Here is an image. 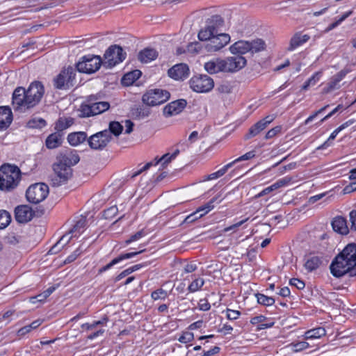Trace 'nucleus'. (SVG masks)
Here are the masks:
<instances>
[{"label": "nucleus", "instance_id": "obj_30", "mask_svg": "<svg viewBox=\"0 0 356 356\" xmlns=\"http://www.w3.org/2000/svg\"><path fill=\"white\" fill-rule=\"evenodd\" d=\"M87 139V134L83 131L71 133L67 136V141L72 146H77Z\"/></svg>", "mask_w": 356, "mask_h": 356}, {"label": "nucleus", "instance_id": "obj_26", "mask_svg": "<svg viewBox=\"0 0 356 356\" xmlns=\"http://www.w3.org/2000/svg\"><path fill=\"white\" fill-rule=\"evenodd\" d=\"M332 226L334 232L342 235H346L349 233L347 220L344 217H335L332 221Z\"/></svg>", "mask_w": 356, "mask_h": 356}, {"label": "nucleus", "instance_id": "obj_51", "mask_svg": "<svg viewBox=\"0 0 356 356\" xmlns=\"http://www.w3.org/2000/svg\"><path fill=\"white\" fill-rule=\"evenodd\" d=\"M203 216H204V214H199V213L197 211H195L193 213H191L190 215L187 216L185 218L183 222L184 223H192Z\"/></svg>", "mask_w": 356, "mask_h": 356}, {"label": "nucleus", "instance_id": "obj_45", "mask_svg": "<svg viewBox=\"0 0 356 356\" xmlns=\"http://www.w3.org/2000/svg\"><path fill=\"white\" fill-rule=\"evenodd\" d=\"M204 284L202 278H197L194 280L188 287L189 292L193 293L200 289Z\"/></svg>", "mask_w": 356, "mask_h": 356}, {"label": "nucleus", "instance_id": "obj_43", "mask_svg": "<svg viewBox=\"0 0 356 356\" xmlns=\"http://www.w3.org/2000/svg\"><path fill=\"white\" fill-rule=\"evenodd\" d=\"M11 221V217L10 213L5 211H0V229L6 227Z\"/></svg>", "mask_w": 356, "mask_h": 356}, {"label": "nucleus", "instance_id": "obj_29", "mask_svg": "<svg viewBox=\"0 0 356 356\" xmlns=\"http://www.w3.org/2000/svg\"><path fill=\"white\" fill-rule=\"evenodd\" d=\"M158 52L152 48H145L138 54V58L142 63H149L158 57Z\"/></svg>", "mask_w": 356, "mask_h": 356}, {"label": "nucleus", "instance_id": "obj_24", "mask_svg": "<svg viewBox=\"0 0 356 356\" xmlns=\"http://www.w3.org/2000/svg\"><path fill=\"white\" fill-rule=\"evenodd\" d=\"M150 112V108L146 104L135 105L131 108L130 114L133 119L140 120L148 117Z\"/></svg>", "mask_w": 356, "mask_h": 356}, {"label": "nucleus", "instance_id": "obj_5", "mask_svg": "<svg viewBox=\"0 0 356 356\" xmlns=\"http://www.w3.org/2000/svg\"><path fill=\"white\" fill-rule=\"evenodd\" d=\"M76 70L74 67L69 66L64 68L54 78L53 84L55 88L58 90H68L74 86Z\"/></svg>", "mask_w": 356, "mask_h": 356}, {"label": "nucleus", "instance_id": "obj_9", "mask_svg": "<svg viewBox=\"0 0 356 356\" xmlns=\"http://www.w3.org/2000/svg\"><path fill=\"white\" fill-rule=\"evenodd\" d=\"M49 194V186L44 183H37L30 186L26 192L27 200L32 204L42 202Z\"/></svg>", "mask_w": 356, "mask_h": 356}, {"label": "nucleus", "instance_id": "obj_54", "mask_svg": "<svg viewBox=\"0 0 356 356\" xmlns=\"http://www.w3.org/2000/svg\"><path fill=\"white\" fill-rule=\"evenodd\" d=\"M193 337H194L193 333L190 332H184L183 334L179 337L178 340L181 343H186L191 341L193 339Z\"/></svg>", "mask_w": 356, "mask_h": 356}, {"label": "nucleus", "instance_id": "obj_50", "mask_svg": "<svg viewBox=\"0 0 356 356\" xmlns=\"http://www.w3.org/2000/svg\"><path fill=\"white\" fill-rule=\"evenodd\" d=\"M292 346L293 351L298 352L307 349L309 345L306 341H299L297 343H291L290 344Z\"/></svg>", "mask_w": 356, "mask_h": 356}, {"label": "nucleus", "instance_id": "obj_60", "mask_svg": "<svg viewBox=\"0 0 356 356\" xmlns=\"http://www.w3.org/2000/svg\"><path fill=\"white\" fill-rule=\"evenodd\" d=\"M281 131V127L277 126L270 129L265 136L266 139H270L276 136V134Z\"/></svg>", "mask_w": 356, "mask_h": 356}, {"label": "nucleus", "instance_id": "obj_63", "mask_svg": "<svg viewBox=\"0 0 356 356\" xmlns=\"http://www.w3.org/2000/svg\"><path fill=\"white\" fill-rule=\"evenodd\" d=\"M266 319V318L264 316L259 315L252 318L250 320V323L253 325H259L260 323H263Z\"/></svg>", "mask_w": 356, "mask_h": 356}, {"label": "nucleus", "instance_id": "obj_23", "mask_svg": "<svg viewBox=\"0 0 356 356\" xmlns=\"http://www.w3.org/2000/svg\"><path fill=\"white\" fill-rule=\"evenodd\" d=\"M13 121V113L9 106H0V130L7 129Z\"/></svg>", "mask_w": 356, "mask_h": 356}, {"label": "nucleus", "instance_id": "obj_59", "mask_svg": "<svg viewBox=\"0 0 356 356\" xmlns=\"http://www.w3.org/2000/svg\"><path fill=\"white\" fill-rule=\"evenodd\" d=\"M329 107V105H326L319 110L316 111L313 115H310L307 119L305 121V124H309L312 122L318 115L323 113L327 108Z\"/></svg>", "mask_w": 356, "mask_h": 356}, {"label": "nucleus", "instance_id": "obj_46", "mask_svg": "<svg viewBox=\"0 0 356 356\" xmlns=\"http://www.w3.org/2000/svg\"><path fill=\"white\" fill-rule=\"evenodd\" d=\"M47 125L46 121L42 118L32 119L28 122V127L33 129H42Z\"/></svg>", "mask_w": 356, "mask_h": 356}, {"label": "nucleus", "instance_id": "obj_17", "mask_svg": "<svg viewBox=\"0 0 356 356\" xmlns=\"http://www.w3.org/2000/svg\"><path fill=\"white\" fill-rule=\"evenodd\" d=\"M34 214V211L28 205H19L15 209V218L19 223L31 221Z\"/></svg>", "mask_w": 356, "mask_h": 356}, {"label": "nucleus", "instance_id": "obj_19", "mask_svg": "<svg viewBox=\"0 0 356 356\" xmlns=\"http://www.w3.org/2000/svg\"><path fill=\"white\" fill-rule=\"evenodd\" d=\"M187 105L186 99H180L173 101L166 105L163 108V114L168 117L180 113Z\"/></svg>", "mask_w": 356, "mask_h": 356}, {"label": "nucleus", "instance_id": "obj_58", "mask_svg": "<svg viewBox=\"0 0 356 356\" xmlns=\"http://www.w3.org/2000/svg\"><path fill=\"white\" fill-rule=\"evenodd\" d=\"M349 218L351 223L350 230L356 232V209H353L349 213Z\"/></svg>", "mask_w": 356, "mask_h": 356}, {"label": "nucleus", "instance_id": "obj_33", "mask_svg": "<svg viewBox=\"0 0 356 356\" xmlns=\"http://www.w3.org/2000/svg\"><path fill=\"white\" fill-rule=\"evenodd\" d=\"M249 44L250 52L252 54L264 51L266 47L264 40L260 38H257L255 40L249 41Z\"/></svg>", "mask_w": 356, "mask_h": 356}, {"label": "nucleus", "instance_id": "obj_8", "mask_svg": "<svg viewBox=\"0 0 356 356\" xmlns=\"http://www.w3.org/2000/svg\"><path fill=\"white\" fill-rule=\"evenodd\" d=\"M344 260H337V256L332 260L330 269L332 275L337 278L341 277L345 275H348L349 277H356V266H351Z\"/></svg>", "mask_w": 356, "mask_h": 356}, {"label": "nucleus", "instance_id": "obj_10", "mask_svg": "<svg viewBox=\"0 0 356 356\" xmlns=\"http://www.w3.org/2000/svg\"><path fill=\"white\" fill-rule=\"evenodd\" d=\"M190 88L196 92H209L214 87L213 79L207 74L193 76L189 81Z\"/></svg>", "mask_w": 356, "mask_h": 356}, {"label": "nucleus", "instance_id": "obj_32", "mask_svg": "<svg viewBox=\"0 0 356 356\" xmlns=\"http://www.w3.org/2000/svg\"><path fill=\"white\" fill-rule=\"evenodd\" d=\"M74 119L72 118H60L56 122L55 130L57 132L62 133L63 131L67 129L74 124Z\"/></svg>", "mask_w": 356, "mask_h": 356}, {"label": "nucleus", "instance_id": "obj_55", "mask_svg": "<svg viewBox=\"0 0 356 356\" xmlns=\"http://www.w3.org/2000/svg\"><path fill=\"white\" fill-rule=\"evenodd\" d=\"M240 315H241V312L239 311L233 310L231 309H226V316L229 320H231V321L236 320L237 318H238Z\"/></svg>", "mask_w": 356, "mask_h": 356}, {"label": "nucleus", "instance_id": "obj_36", "mask_svg": "<svg viewBox=\"0 0 356 356\" xmlns=\"http://www.w3.org/2000/svg\"><path fill=\"white\" fill-rule=\"evenodd\" d=\"M266 127L258 121L257 123L253 124L248 130V132L245 135L244 138L245 140H248L251 138H253L257 136L261 131L264 130Z\"/></svg>", "mask_w": 356, "mask_h": 356}, {"label": "nucleus", "instance_id": "obj_57", "mask_svg": "<svg viewBox=\"0 0 356 356\" xmlns=\"http://www.w3.org/2000/svg\"><path fill=\"white\" fill-rule=\"evenodd\" d=\"M254 156H255L254 151H250V152L245 153V154L242 155L241 156L238 157V159H235L232 163H233V165H234V163H236L237 162L252 159L253 157H254Z\"/></svg>", "mask_w": 356, "mask_h": 356}, {"label": "nucleus", "instance_id": "obj_21", "mask_svg": "<svg viewBox=\"0 0 356 356\" xmlns=\"http://www.w3.org/2000/svg\"><path fill=\"white\" fill-rule=\"evenodd\" d=\"M205 70L210 74L225 72L224 60L215 58L204 63Z\"/></svg>", "mask_w": 356, "mask_h": 356}, {"label": "nucleus", "instance_id": "obj_44", "mask_svg": "<svg viewBox=\"0 0 356 356\" xmlns=\"http://www.w3.org/2000/svg\"><path fill=\"white\" fill-rule=\"evenodd\" d=\"M86 222V218L81 217L79 220L76 221L72 229L70 230V233L74 234L78 232L79 234H81L85 228Z\"/></svg>", "mask_w": 356, "mask_h": 356}, {"label": "nucleus", "instance_id": "obj_15", "mask_svg": "<svg viewBox=\"0 0 356 356\" xmlns=\"http://www.w3.org/2000/svg\"><path fill=\"white\" fill-rule=\"evenodd\" d=\"M207 41L209 42L206 45L207 50L209 52H215L221 49L229 42L230 36L227 33L214 34Z\"/></svg>", "mask_w": 356, "mask_h": 356}, {"label": "nucleus", "instance_id": "obj_47", "mask_svg": "<svg viewBox=\"0 0 356 356\" xmlns=\"http://www.w3.org/2000/svg\"><path fill=\"white\" fill-rule=\"evenodd\" d=\"M168 294L166 291L160 288L152 292L151 298L154 300H165L168 297Z\"/></svg>", "mask_w": 356, "mask_h": 356}, {"label": "nucleus", "instance_id": "obj_41", "mask_svg": "<svg viewBox=\"0 0 356 356\" xmlns=\"http://www.w3.org/2000/svg\"><path fill=\"white\" fill-rule=\"evenodd\" d=\"M232 166H233V163H229L228 164L223 166L219 170L209 175L207 177V179L211 180V179H218V178L222 177L227 172L228 169H229Z\"/></svg>", "mask_w": 356, "mask_h": 356}, {"label": "nucleus", "instance_id": "obj_64", "mask_svg": "<svg viewBox=\"0 0 356 356\" xmlns=\"http://www.w3.org/2000/svg\"><path fill=\"white\" fill-rule=\"evenodd\" d=\"M220 348L218 346H214L213 348H212L211 349H210L209 350L203 351V353H202V356H211V355H213L215 354L218 353L220 352Z\"/></svg>", "mask_w": 356, "mask_h": 356}, {"label": "nucleus", "instance_id": "obj_31", "mask_svg": "<svg viewBox=\"0 0 356 356\" xmlns=\"http://www.w3.org/2000/svg\"><path fill=\"white\" fill-rule=\"evenodd\" d=\"M220 195H218L213 197L209 202H208L204 205L196 209V211L199 213V214H204L205 216L210 211H211L214 208V203L218 202V203L222 201V198H220Z\"/></svg>", "mask_w": 356, "mask_h": 356}, {"label": "nucleus", "instance_id": "obj_25", "mask_svg": "<svg viewBox=\"0 0 356 356\" xmlns=\"http://www.w3.org/2000/svg\"><path fill=\"white\" fill-rule=\"evenodd\" d=\"M310 39V36L307 34H302V32L296 33L290 40L289 46L287 50L293 51L297 47L302 45Z\"/></svg>", "mask_w": 356, "mask_h": 356}, {"label": "nucleus", "instance_id": "obj_28", "mask_svg": "<svg viewBox=\"0 0 356 356\" xmlns=\"http://www.w3.org/2000/svg\"><path fill=\"white\" fill-rule=\"evenodd\" d=\"M229 50L232 54L241 55L250 52L249 41L239 40L236 42L229 47Z\"/></svg>", "mask_w": 356, "mask_h": 356}, {"label": "nucleus", "instance_id": "obj_20", "mask_svg": "<svg viewBox=\"0 0 356 356\" xmlns=\"http://www.w3.org/2000/svg\"><path fill=\"white\" fill-rule=\"evenodd\" d=\"M168 74L170 77L175 80L184 79L188 77L189 68L186 64H177L168 70Z\"/></svg>", "mask_w": 356, "mask_h": 356}, {"label": "nucleus", "instance_id": "obj_1", "mask_svg": "<svg viewBox=\"0 0 356 356\" xmlns=\"http://www.w3.org/2000/svg\"><path fill=\"white\" fill-rule=\"evenodd\" d=\"M44 93V86L38 81L32 82L27 90L20 86L16 88L12 96L14 110L25 111L33 108L41 101Z\"/></svg>", "mask_w": 356, "mask_h": 356}, {"label": "nucleus", "instance_id": "obj_7", "mask_svg": "<svg viewBox=\"0 0 356 356\" xmlns=\"http://www.w3.org/2000/svg\"><path fill=\"white\" fill-rule=\"evenodd\" d=\"M127 54L123 49L117 44L110 46L106 51L104 57V61L103 66L106 68H111L120 63L122 62L126 58Z\"/></svg>", "mask_w": 356, "mask_h": 356}, {"label": "nucleus", "instance_id": "obj_13", "mask_svg": "<svg viewBox=\"0 0 356 356\" xmlns=\"http://www.w3.org/2000/svg\"><path fill=\"white\" fill-rule=\"evenodd\" d=\"M112 136L106 131H99L92 135L88 139V143L90 147L95 150H102L106 147L111 140Z\"/></svg>", "mask_w": 356, "mask_h": 356}, {"label": "nucleus", "instance_id": "obj_27", "mask_svg": "<svg viewBox=\"0 0 356 356\" xmlns=\"http://www.w3.org/2000/svg\"><path fill=\"white\" fill-rule=\"evenodd\" d=\"M63 133L56 132L49 135L45 140L46 147L49 149H55L61 145L63 143Z\"/></svg>", "mask_w": 356, "mask_h": 356}, {"label": "nucleus", "instance_id": "obj_53", "mask_svg": "<svg viewBox=\"0 0 356 356\" xmlns=\"http://www.w3.org/2000/svg\"><path fill=\"white\" fill-rule=\"evenodd\" d=\"M145 234H146L145 232L143 229H141V230L137 232L136 233H135L134 234L131 235L129 239L126 240L125 243L127 245H129V243H131L133 241L139 240L143 236H145Z\"/></svg>", "mask_w": 356, "mask_h": 356}, {"label": "nucleus", "instance_id": "obj_4", "mask_svg": "<svg viewBox=\"0 0 356 356\" xmlns=\"http://www.w3.org/2000/svg\"><path fill=\"white\" fill-rule=\"evenodd\" d=\"M205 26L198 33V38L201 41H207L214 34L219 33V29L224 25V19L219 15H214L208 18Z\"/></svg>", "mask_w": 356, "mask_h": 356}, {"label": "nucleus", "instance_id": "obj_56", "mask_svg": "<svg viewBox=\"0 0 356 356\" xmlns=\"http://www.w3.org/2000/svg\"><path fill=\"white\" fill-rule=\"evenodd\" d=\"M289 284L291 286H295L298 289H303L305 286V282L302 280L298 278H291L289 280Z\"/></svg>", "mask_w": 356, "mask_h": 356}, {"label": "nucleus", "instance_id": "obj_37", "mask_svg": "<svg viewBox=\"0 0 356 356\" xmlns=\"http://www.w3.org/2000/svg\"><path fill=\"white\" fill-rule=\"evenodd\" d=\"M140 71L135 70L124 74L122 79V83L124 86H130L139 78Z\"/></svg>", "mask_w": 356, "mask_h": 356}, {"label": "nucleus", "instance_id": "obj_22", "mask_svg": "<svg viewBox=\"0 0 356 356\" xmlns=\"http://www.w3.org/2000/svg\"><path fill=\"white\" fill-rule=\"evenodd\" d=\"M144 251H145V250H141L138 252H131L121 254L118 257L114 258L110 263H108L106 266L101 268L99 270V273H102L104 271H106L108 269H110L111 267H113L114 265L120 263V261H122L124 259H131V258L135 257L136 255L143 252Z\"/></svg>", "mask_w": 356, "mask_h": 356}, {"label": "nucleus", "instance_id": "obj_39", "mask_svg": "<svg viewBox=\"0 0 356 356\" xmlns=\"http://www.w3.org/2000/svg\"><path fill=\"white\" fill-rule=\"evenodd\" d=\"M255 296L257 297L258 303L264 306H271L275 302L273 297L267 296L262 293H258Z\"/></svg>", "mask_w": 356, "mask_h": 356}, {"label": "nucleus", "instance_id": "obj_42", "mask_svg": "<svg viewBox=\"0 0 356 356\" xmlns=\"http://www.w3.org/2000/svg\"><path fill=\"white\" fill-rule=\"evenodd\" d=\"M41 322L40 320L35 321L32 322L30 325H26L22 328H20L17 334L19 336H24L26 334L29 333L31 330L37 328L39 325H40Z\"/></svg>", "mask_w": 356, "mask_h": 356}, {"label": "nucleus", "instance_id": "obj_11", "mask_svg": "<svg viewBox=\"0 0 356 356\" xmlns=\"http://www.w3.org/2000/svg\"><path fill=\"white\" fill-rule=\"evenodd\" d=\"M101 65H103V61L100 56L88 55L82 57L76 67L79 72L92 74L97 71Z\"/></svg>", "mask_w": 356, "mask_h": 356}, {"label": "nucleus", "instance_id": "obj_61", "mask_svg": "<svg viewBox=\"0 0 356 356\" xmlns=\"http://www.w3.org/2000/svg\"><path fill=\"white\" fill-rule=\"evenodd\" d=\"M198 307L202 311H208L210 309L211 305L207 299H201L198 303Z\"/></svg>", "mask_w": 356, "mask_h": 356}, {"label": "nucleus", "instance_id": "obj_38", "mask_svg": "<svg viewBox=\"0 0 356 356\" xmlns=\"http://www.w3.org/2000/svg\"><path fill=\"white\" fill-rule=\"evenodd\" d=\"M123 127L120 124V122L116 121H113L109 123L108 129H105L109 133V136H111L113 134L115 136H118L122 131Z\"/></svg>", "mask_w": 356, "mask_h": 356}, {"label": "nucleus", "instance_id": "obj_14", "mask_svg": "<svg viewBox=\"0 0 356 356\" xmlns=\"http://www.w3.org/2000/svg\"><path fill=\"white\" fill-rule=\"evenodd\" d=\"M225 72H236L243 68L247 63L246 59L241 55L234 54L223 59Z\"/></svg>", "mask_w": 356, "mask_h": 356}, {"label": "nucleus", "instance_id": "obj_40", "mask_svg": "<svg viewBox=\"0 0 356 356\" xmlns=\"http://www.w3.org/2000/svg\"><path fill=\"white\" fill-rule=\"evenodd\" d=\"M321 74L322 73L321 72L314 73L307 81L305 82L302 89L303 90H307L309 87L314 86L319 81Z\"/></svg>", "mask_w": 356, "mask_h": 356}, {"label": "nucleus", "instance_id": "obj_18", "mask_svg": "<svg viewBox=\"0 0 356 356\" xmlns=\"http://www.w3.org/2000/svg\"><path fill=\"white\" fill-rule=\"evenodd\" d=\"M351 266H356V243L348 244L343 250L337 255V260H344Z\"/></svg>", "mask_w": 356, "mask_h": 356}, {"label": "nucleus", "instance_id": "obj_6", "mask_svg": "<svg viewBox=\"0 0 356 356\" xmlns=\"http://www.w3.org/2000/svg\"><path fill=\"white\" fill-rule=\"evenodd\" d=\"M170 97V92L163 89H149L143 95L142 101L148 106H155L167 102Z\"/></svg>", "mask_w": 356, "mask_h": 356}, {"label": "nucleus", "instance_id": "obj_34", "mask_svg": "<svg viewBox=\"0 0 356 356\" xmlns=\"http://www.w3.org/2000/svg\"><path fill=\"white\" fill-rule=\"evenodd\" d=\"M326 334L324 327H318L307 331L305 333V339H319Z\"/></svg>", "mask_w": 356, "mask_h": 356}, {"label": "nucleus", "instance_id": "obj_48", "mask_svg": "<svg viewBox=\"0 0 356 356\" xmlns=\"http://www.w3.org/2000/svg\"><path fill=\"white\" fill-rule=\"evenodd\" d=\"M232 86L227 82L222 83L217 88L216 91L220 95H227L232 92Z\"/></svg>", "mask_w": 356, "mask_h": 356}, {"label": "nucleus", "instance_id": "obj_12", "mask_svg": "<svg viewBox=\"0 0 356 356\" xmlns=\"http://www.w3.org/2000/svg\"><path fill=\"white\" fill-rule=\"evenodd\" d=\"M179 154V150L177 149L172 154L169 153H166L163 155L161 158L158 159L156 157L154 161H150L147 163L143 167H142L138 170L133 172L130 177L131 179L135 178L143 172L147 170L151 166L156 165L159 163H161L163 168H164L166 165L171 162V161L177 157V156Z\"/></svg>", "mask_w": 356, "mask_h": 356}, {"label": "nucleus", "instance_id": "obj_3", "mask_svg": "<svg viewBox=\"0 0 356 356\" xmlns=\"http://www.w3.org/2000/svg\"><path fill=\"white\" fill-rule=\"evenodd\" d=\"M22 172L15 165L6 163L0 167V190L10 192L17 187Z\"/></svg>", "mask_w": 356, "mask_h": 356}, {"label": "nucleus", "instance_id": "obj_16", "mask_svg": "<svg viewBox=\"0 0 356 356\" xmlns=\"http://www.w3.org/2000/svg\"><path fill=\"white\" fill-rule=\"evenodd\" d=\"M110 108V104L108 102H95L90 106H81V112L82 116L90 117L101 114L107 111Z\"/></svg>", "mask_w": 356, "mask_h": 356}, {"label": "nucleus", "instance_id": "obj_35", "mask_svg": "<svg viewBox=\"0 0 356 356\" xmlns=\"http://www.w3.org/2000/svg\"><path fill=\"white\" fill-rule=\"evenodd\" d=\"M322 264V258L318 256L309 257L305 264V268L312 272L317 269Z\"/></svg>", "mask_w": 356, "mask_h": 356}, {"label": "nucleus", "instance_id": "obj_62", "mask_svg": "<svg viewBox=\"0 0 356 356\" xmlns=\"http://www.w3.org/2000/svg\"><path fill=\"white\" fill-rule=\"evenodd\" d=\"M350 72V69L344 68L341 70L340 72H339L337 74H335L334 76L337 79V81H341L346 75Z\"/></svg>", "mask_w": 356, "mask_h": 356}, {"label": "nucleus", "instance_id": "obj_2", "mask_svg": "<svg viewBox=\"0 0 356 356\" xmlns=\"http://www.w3.org/2000/svg\"><path fill=\"white\" fill-rule=\"evenodd\" d=\"M80 161L76 151H65L56 157V162L53 164L54 175L51 177V184L57 187L65 184L72 176V166Z\"/></svg>", "mask_w": 356, "mask_h": 356}, {"label": "nucleus", "instance_id": "obj_49", "mask_svg": "<svg viewBox=\"0 0 356 356\" xmlns=\"http://www.w3.org/2000/svg\"><path fill=\"white\" fill-rule=\"evenodd\" d=\"M102 97L99 94L91 95L87 97L86 100L81 106H90L95 102H102Z\"/></svg>", "mask_w": 356, "mask_h": 356}, {"label": "nucleus", "instance_id": "obj_52", "mask_svg": "<svg viewBox=\"0 0 356 356\" xmlns=\"http://www.w3.org/2000/svg\"><path fill=\"white\" fill-rule=\"evenodd\" d=\"M67 236H63L60 240L51 248V249L49 250L48 254H54L59 252L63 247H61V243L64 241L65 238H66Z\"/></svg>", "mask_w": 356, "mask_h": 356}]
</instances>
